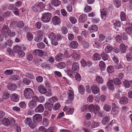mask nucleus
<instances>
[{
	"instance_id": "obj_28",
	"label": "nucleus",
	"mask_w": 132,
	"mask_h": 132,
	"mask_svg": "<svg viewBox=\"0 0 132 132\" xmlns=\"http://www.w3.org/2000/svg\"><path fill=\"white\" fill-rule=\"evenodd\" d=\"M51 4L52 5L57 6L60 4V2L59 0H52L51 2Z\"/></svg>"
},
{
	"instance_id": "obj_31",
	"label": "nucleus",
	"mask_w": 132,
	"mask_h": 132,
	"mask_svg": "<svg viewBox=\"0 0 132 132\" xmlns=\"http://www.w3.org/2000/svg\"><path fill=\"white\" fill-rule=\"evenodd\" d=\"M113 47L111 46L108 45L105 47L104 51L107 53H110L113 50Z\"/></svg>"
},
{
	"instance_id": "obj_60",
	"label": "nucleus",
	"mask_w": 132,
	"mask_h": 132,
	"mask_svg": "<svg viewBox=\"0 0 132 132\" xmlns=\"http://www.w3.org/2000/svg\"><path fill=\"white\" fill-rule=\"evenodd\" d=\"M36 79L38 82L40 83L43 81V78L42 77L40 76H38L37 77Z\"/></svg>"
},
{
	"instance_id": "obj_33",
	"label": "nucleus",
	"mask_w": 132,
	"mask_h": 132,
	"mask_svg": "<svg viewBox=\"0 0 132 132\" xmlns=\"http://www.w3.org/2000/svg\"><path fill=\"white\" fill-rule=\"evenodd\" d=\"M102 59L104 61L107 60L108 58V55L105 53L103 52L101 54Z\"/></svg>"
},
{
	"instance_id": "obj_59",
	"label": "nucleus",
	"mask_w": 132,
	"mask_h": 132,
	"mask_svg": "<svg viewBox=\"0 0 132 132\" xmlns=\"http://www.w3.org/2000/svg\"><path fill=\"white\" fill-rule=\"evenodd\" d=\"M69 20L72 24H75L77 22V20L74 17L72 16L69 18Z\"/></svg>"
},
{
	"instance_id": "obj_55",
	"label": "nucleus",
	"mask_w": 132,
	"mask_h": 132,
	"mask_svg": "<svg viewBox=\"0 0 132 132\" xmlns=\"http://www.w3.org/2000/svg\"><path fill=\"white\" fill-rule=\"evenodd\" d=\"M61 106L60 104L59 103L55 104L53 107V110L55 111H56L58 110Z\"/></svg>"
},
{
	"instance_id": "obj_47",
	"label": "nucleus",
	"mask_w": 132,
	"mask_h": 132,
	"mask_svg": "<svg viewBox=\"0 0 132 132\" xmlns=\"http://www.w3.org/2000/svg\"><path fill=\"white\" fill-rule=\"evenodd\" d=\"M10 79V80H16L19 79V77L18 75H14L11 76Z\"/></svg>"
},
{
	"instance_id": "obj_61",
	"label": "nucleus",
	"mask_w": 132,
	"mask_h": 132,
	"mask_svg": "<svg viewBox=\"0 0 132 132\" xmlns=\"http://www.w3.org/2000/svg\"><path fill=\"white\" fill-rule=\"evenodd\" d=\"M95 106V105H94L92 104H90L88 106V109L90 112H92L94 110V108Z\"/></svg>"
},
{
	"instance_id": "obj_12",
	"label": "nucleus",
	"mask_w": 132,
	"mask_h": 132,
	"mask_svg": "<svg viewBox=\"0 0 132 132\" xmlns=\"http://www.w3.org/2000/svg\"><path fill=\"white\" fill-rule=\"evenodd\" d=\"M42 34L41 31H38V35L36 37H35L34 40L37 42H39L42 40Z\"/></svg>"
},
{
	"instance_id": "obj_57",
	"label": "nucleus",
	"mask_w": 132,
	"mask_h": 132,
	"mask_svg": "<svg viewBox=\"0 0 132 132\" xmlns=\"http://www.w3.org/2000/svg\"><path fill=\"white\" fill-rule=\"evenodd\" d=\"M123 84L126 88H128L130 86L129 82L127 80H125L124 81Z\"/></svg>"
},
{
	"instance_id": "obj_42",
	"label": "nucleus",
	"mask_w": 132,
	"mask_h": 132,
	"mask_svg": "<svg viewBox=\"0 0 132 132\" xmlns=\"http://www.w3.org/2000/svg\"><path fill=\"white\" fill-rule=\"evenodd\" d=\"M104 109L107 112L110 111L111 109V107L110 105L108 104H105L103 107Z\"/></svg>"
},
{
	"instance_id": "obj_7",
	"label": "nucleus",
	"mask_w": 132,
	"mask_h": 132,
	"mask_svg": "<svg viewBox=\"0 0 132 132\" xmlns=\"http://www.w3.org/2000/svg\"><path fill=\"white\" fill-rule=\"evenodd\" d=\"M38 89L39 92L42 94H45L47 92L46 88L42 85L39 86L38 87Z\"/></svg>"
},
{
	"instance_id": "obj_63",
	"label": "nucleus",
	"mask_w": 132,
	"mask_h": 132,
	"mask_svg": "<svg viewBox=\"0 0 132 132\" xmlns=\"http://www.w3.org/2000/svg\"><path fill=\"white\" fill-rule=\"evenodd\" d=\"M116 40L119 43H121L122 42V37L118 35L116 36Z\"/></svg>"
},
{
	"instance_id": "obj_25",
	"label": "nucleus",
	"mask_w": 132,
	"mask_h": 132,
	"mask_svg": "<svg viewBox=\"0 0 132 132\" xmlns=\"http://www.w3.org/2000/svg\"><path fill=\"white\" fill-rule=\"evenodd\" d=\"M110 120L108 116L105 117L102 120V123L103 125L107 124Z\"/></svg>"
},
{
	"instance_id": "obj_56",
	"label": "nucleus",
	"mask_w": 132,
	"mask_h": 132,
	"mask_svg": "<svg viewBox=\"0 0 132 132\" xmlns=\"http://www.w3.org/2000/svg\"><path fill=\"white\" fill-rule=\"evenodd\" d=\"M24 122L26 124L29 125L32 122L31 119L30 118H27L25 120Z\"/></svg>"
},
{
	"instance_id": "obj_19",
	"label": "nucleus",
	"mask_w": 132,
	"mask_h": 132,
	"mask_svg": "<svg viewBox=\"0 0 132 132\" xmlns=\"http://www.w3.org/2000/svg\"><path fill=\"white\" fill-rule=\"evenodd\" d=\"M78 44L77 42L76 41H73L71 42L69 46L72 49L76 48L78 47Z\"/></svg>"
},
{
	"instance_id": "obj_36",
	"label": "nucleus",
	"mask_w": 132,
	"mask_h": 132,
	"mask_svg": "<svg viewBox=\"0 0 132 132\" xmlns=\"http://www.w3.org/2000/svg\"><path fill=\"white\" fill-rule=\"evenodd\" d=\"M119 48L121 52L123 53L126 52V48L124 44H121L119 46Z\"/></svg>"
},
{
	"instance_id": "obj_41",
	"label": "nucleus",
	"mask_w": 132,
	"mask_h": 132,
	"mask_svg": "<svg viewBox=\"0 0 132 132\" xmlns=\"http://www.w3.org/2000/svg\"><path fill=\"white\" fill-rule=\"evenodd\" d=\"M48 38L51 40L55 39L56 38L55 34L52 32H50L48 35Z\"/></svg>"
},
{
	"instance_id": "obj_22",
	"label": "nucleus",
	"mask_w": 132,
	"mask_h": 132,
	"mask_svg": "<svg viewBox=\"0 0 132 132\" xmlns=\"http://www.w3.org/2000/svg\"><path fill=\"white\" fill-rule=\"evenodd\" d=\"M86 15L85 14H82L80 15L79 17V22L83 23L86 20Z\"/></svg>"
},
{
	"instance_id": "obj_15",
	"label": "nucleus",
	"mask_w": 132,
	"mask_h": 132,
	"mask_svg": "<svg viewBox=\"0 0 132 132\" xmlns=\"http://www.w3.org/2000/svg\"><path fill=\"white\" fill-rule=\"evenodd\" d=\"M7 88L10 90L14 91L16 89V86L15 84L10 83L7 85Z\"/></svg>"
},
{
	"instance_id": "obj_37",
	"label": "nucleus",
	"mask_w": 132,
	"mask_h": 132,
	"mask_svg": "<svg viewBox=\"0 0 132 132\" xmlns=\"http://www.w3.org/2000/svg\"><path fill=\"white\" fill-rule=\"evenodd\" d=\"M21 49V47L18 45L15 46L13 48V51L14 53H17Z\"/></svg>"
},
{
	"instance_id": "obj_52",
	"label": "nucleus",
	"mask_w": 132,
	"mask_h": 132,
	"mask_svg": "<svg viewBox=\"0 0 132 132\" xmlns=\"http://www.w3.org/2000/svg\"><path fill=\"white\" fill-rule=\"evenodd\" d=\"M125 31L129 35H130L132 33V29L130 27H127L125 29Z\"/></svg>"
},
{
	"instance_id": "obj_53",
	"label": "nucleus",
	"mask_w": 132,
	"mask_h": 132,
	"mask_svg": "<svg viewBox=\"0 0 132 132\" xmlns=\"http://www.w3.org/2000/svg\"><path fill=\"white\" fill-rule=\"evenodd\" d=\"M22 82L24 84L27 85L30 84L31 82L30 80L26 78L23 79Z\"/></svg>"
},
{
	"instance_id": "obj_50",
	"label": "nucleus",
	"mask_w": 132,
	"mask_h": 132,
	"mask_svg": "<svg viewBox=\"0 0 132 132\" xmlns=\"http://www.w3.org/2000/svg\"><path fill=\"white\" fill-rule=\"evenodd\" d=\"M94 109L93 112L95 114H96L99 111L100 108L98 105H95Z\"/></svg>"
},
{
	"instance_id": "obj_24",
	"label": "nucleus",
	"mask_w": 132,
	"mask_h": 132,
	"mask_svg": "<svg viewBox=\"0 0 132 132\" xmlns=\"http://www.w3.org/2000/svg\"><path fill=\"white\" fill-rule=\"evenodd\" d=\"M56 66L58 68L63 69L65 67L66 64L65 63L61 62L57 64Z\"/></svg>"
},
{
	"instance_id": "obj_38",
	"label": "nucleus",
	"mask_w": 132,
	"mask_h": 132,
	"mask_svg": "<svg viewBox=\"0 0 132 132\" xmlns=\"http://www.w3.org/2000/svg\"><path fill=\"white\" fill-rule=\"evenodd\" d=\"M96 79L97 82L99 84H102L103 82V78L100 76H97Z\"/></svg>"
},
{
	"instance_id": "obj_48",
	"label": "nucleus",
	"mask_w": 132,
	"mask_h": 132,
	"mask_svg": "<svg viewBox=\"0 0 132 132\" xmlns=\"http://www.w3.org/2000/svg\"><path fill=\"white\" fill-rule=\"evenodd\" d=\"M67 73L68 75L71 78L74 77V75L73 71L69 69L67 71Z\"/></svg>"
},
{
	"instance_id": "obj_34",
	"label": "nucleus",
	"mask_w": 132,
	"mask_h": 132,
	"mask_svg": "<svg viewBox=\"0 0 132 132\" xmlns=\"http://www.w3.org/2000/svg\"><path fill=\"white\" fill-rule=\"evenodd\" d=\"M102 44V42L100 40H98L95 42L94 45L96 47L98 48H100L101 47V45Z\"/></svg>"
},
{
	"instance_id": "obj_18",
	"label": "nucleus",
	"mask_w": 132,
	"mask_h": 132,
	"mask_svg": "<svg viewBox=\"0 0 132 132\" xmlns=\"http://www.w3.org/2000/svg\"><path fill=\"white\" fill-rule=\"evenodd\" d=\"M78 90L79 93L81 94H83L85 91V88L84 86L82 85H80L78 86Z\"/></svg>"
},
{
	"instance_id": "obj_3",
	"label": "nucleus",
	"mask_w": 132,
	"mask_h": 132,
	"mask_svg": "<svg viewBox=\"0 0 132 132\" xmlns=\"http://www.w3.org/2000/svg\"><path fill=\"white\" fill-rule=\"evenodd\" d=\"M24 95L25 97L28 98H30L33 95L34 92L30 88L26 89L24 91Z\"/></svg>"
},
{
	"instance_id": "obj_20",
	"label": "nucleus",
	"mask_w": 132,
	"mask_h": 132,
	"mask_svg": "<svg viewBox=\"0 0 132 132\" xmlns=\"http://www.w3.org/2000/svg\"><path fill=\"white\" fill-rule=\"evenodd\" d=\"M63 55L61 53H59L55 57V60L58 62L61 61L63 57Z\"/></svg>"
},
{
	"instance_id": "obj_54",
	"label": "nucleus",
	"mask_w": 132,
	"mask_h": 132,
	"mask_svg": "<svg viewBox=\"0 0 132 132\" xmlns=\"http://www.w3.org/2000/svg\"><path fill=\"white\" fill-rule=\"evenodd\" d=\"M114 83L116 85H120L121 83V82L120 80L117 78H116L114 79Z\"/></svg>"
},
{
	"instance_id": "obj_4",
	"label": "nucleus",
	"mask_w": 132,
	"mask_h": 132,
	"mask_svg": "<svg viewBox=\"0 0 132 132\" xmlns=\"http://www.w3.org/2000/svg\"><path fill=\"white\" fill-rule=\"evenodd\" d=\"M11 99L14 102H17L19 101L20 96L16 93H13L10 96Z\"/></svg>"
},
{
	"instance_id": "obj_64",
	"label": "nucleus",
	"mask_w": 132,
	"mask_h": 132,
	"mask_svg": "<svg viewBox=\"0 0 132 132\" xmlns=\"http://www.w3.org/2000/svg\"><path fill=\"white\" fill-rule=\"evenodd\" d=\"M126 57L128 61H130L132 59V57L130 53H128L126 55Z\"/></svg>"
},
{
	"instance_id": "obj_35",
	"label": "nucleus",
	"mask_w": 132,
	"mask_h": 132,
	"mask_svg": "<svg viewBox=\"0 0 132 132\" xmlns=\"http://www.w3.org/2000/svg\"><path fill=\"white\" fill-rule=\"evenodd\" d=\"M9 97V94L7 92H3V95L2 96V99L3 100H5L7 99Z\"/></svg>"
},
{
	"instance_id": "obj_49",
	"label": "nucleus",
	"mask_w": 132,
	"mask_h": 132,
	"mask_svg": "<svg viewBox=\"0 0 132 132\" xmlns=\"http://www.w3.org/2000/svg\"><path fill=\"white\" fill-rule=\"evenodd\" d=\"M38 48L40 49H43L45 48V45L43 42H41L38 43L37 44Z\"/></svg>"
},
{
	"instance_id": "obj_6",
	"label": "nucleus",
	"mask_w": 132,
	"mask_h": 132,
	"mask_svg": "<svg viewBox=\"0 0 132 132\" xmlns=\"http://www.w3.org/2000/svg\"><path fill=\"white\" fill-rule=\"evenodd\" d=\"M69 100H67V103H70L73 100L74 98V92L73 90H70L69 91L68 93Z\"/></svg>"
},
{
	"instance_id": "obj_62",
	"label": "nucleus",
	"mask_w": 132,
	"mask_h": 132,
	"mask_svg": "<svg viewBox=\"0 0 132 132\" xmlns=\"http://www.w3.org/2000/svg\"><path fill=\"white\" fill-rule=\"evenodd\" d=\"M99 125V123L98 122H93L92 124V127L93 128H94L97 127Z\"/></svg>"
},
{
	"instance_id": "obj_58",
	"label": "nucleus",
	"mask_w": 132,
	"mask_h": 132,
	"mask_svg": "<svg viewBox=\"0 0 132 132\" xmlns=\"http://www.w3.org/2000/svg\"><path fill=\"white\" fill-rule=\"evenodd\" d=\"M13 73V71L12 70H7L4 72L5 74L6 75H11Z\"/></svg>"
},
{
	"instance_id": "obj_5",
	"label": "nucleus",
	"mask_w": 132,
	"mask_h": 132,
	"mask_svg": "<svg viewBox=\"0 0 132 132\" xmlns=\"http://www.w3.org/2000/svg\"><path fill=\"white\" fill-rule=\"evenodd\" d=\"M52 22L54 25L59 24L61 23V20L60 18L57 16H53L52 19Z\"/></svg>"
},
{
	"instance_id": "obj_43",
	"label": "nucleus",
	"mask_w": 132,
	"mask_h": 132,
	"mask_svg": "<svg viewBox=\"0 0 132 132\" xmlns=\"http://www.w3.org/2000/svg\"><path fill=\"white\" fill-rule=\"evenodd\" d=\"M26 37L27 39L29 41H31L33 38V35L30 32H28L27 33Z\"/></svg>"
},
{
	"instance_id": "obj_45",
	"label": "nucleus",
	"mask_w": 132,
	"mask_h": 132,
	"mask_svg": "<svg viewBox=\"0 0 132 132\" xmlns=\"http://www.w3.org/2000/svg\"><path fill=\"white\" fill-rule=\"evenodd\" d=\"M107 71L109 73H112L114 71V67L111 65L109 66L107 68Z\"/></svg>"
},
{
	"instance_id": "obj_1",
	"label": "nucleus",
	"mask_w": 132,
	"mask_h": 132,
	"mask_svg": "<svg viewBox=\"0 0 132 132\" xmlns=\"http://www.w3.org/2000/svg\"><path fill=\"white\" fill-rule=\"evenodd\" d=\"M51 16V15L50 13H44L42 14L41 18V20L44 22H48L50 21Z\"/></svg>"
},
{
	"instance_id": "obj_40",
	"label": "nucleus",
	"mask_w": 132,
	"mask_h": 132,
	"mask_svg": "<svg viewBox=\"0 0 132 132\" xmlns=\"http://www.w3.org/2000/svg\"><path fill=\"white\" fill-rule=\"evenodd\" d=\"M100 56L99 54L96 53L93 55V59L95 60H99L101 59Z\"/></svg>"
},
{
	"instance_id": "obj_29",
	"label": "nucleus",
	"mask_w": 132,
	"mask_h": 132,
	"mask_svg": "<svg viewBox=\"0 0 132 132\" xmlns=\"http://www.w3.org/2000/svg\"><path fill=\"white\" fill-rule=\"evenodd\" d=\"M99 67L100 69L102 71H103L105 69L106 65L105 63L103 61H101L100 62Z\"/></svg>"
},
{
	"instance_id": "obj_13",
	"label": "nucleus",
	"mask_w": 132,
	"mask_h": 132,
	"mask_svg": "<svg viewBox=\"0 0 132 132\" xmlns=\"http://www.w3.org/2000/svg\"><path fill=\"white\" fill-rule=\"evenodd\" d=\"M100 12L102 18L103 20H105L107 16V12L105 9H101Z\"/></svg>"
},
{
	"instance_id": "obj_46",
	"label": "nucleus",
	"mask_w": 132,
	"mask_h": 132,
	"mask_svg": "<svg viewBox=\"0 0 132 132\" xmlns=\"http://www.w3.org/2000/svg\"><path fill=\"white\" fill-rule=\"evenodd\" d=\"M119 112V108H112L111 112L112 114H118Z\"/></svg>"
},
{
	"instance_id": "obj_32",
	"label": "nucleus",
	"mask_w": 132,
	"mask_h": 132,
	"mask_svg": "<svg viewBox=\"0 0 132 132\" xmlns=\"http://www.w3.org/2000/svg\"><path fill=\"white\" fill-rule=\"evenodd\" d=\"M3 124L5 126H8L10 124V121L7 118H4L2 121Z\"/></svg>"
},
{
	"instance_id": "obj_21",
	"label": "nucleus",
	"mask_w": 132,
	"mask_h": 132,
	"mask_svg": "<svg viewBox=\"0 0 132 132\" xmlns=\"http://www.w3.org/2000/svg\"><path fill=\"white\" fill-rule=\"evenodd\" d=\"M107 86L109 89L111 90H113L114 89V87L113 80H109L107 83Z\"/></svg>"
},
{
	"instance_id": "obj_9",
	"label": "nucleus",
	"mask_w": 132,
	"mask_h": 132,
	"mask_svg": "<svg viewBox=\"0 0 132 132\" xmlns=\"http://www.w3.org/2000/svg\"><path fill=\"white\" fill-rule=\"evenodd\" d=\"M44 110L43 106L42 104H40L35 109V111L36 113H41Z\"/></svg>"
},
{
	"instance_id": "obj_26",
	"label": "nucleus",
	"mask_w": 132,
	"mask_h": 132,
	"mask_svg": "<svg viewBox=\"0 0 132 132\" xmlns=\"http://www.w3.org/2000/svg\"><path fill=\"white\" fill-rule=\"evenodd\" d=\"M53 106V104L49 103H46L45 104V108L49 110H51L52 109Z\"/></svg>"
},
{
	"instance_id": "obj_44",
	"label": "nucleus",
	"mask_w": 132,
	"mask_h": 132,
	"mask_svg": "<svg viewBox=\"0 0 132 132\" xmlns=\"http://www.w3.org/2000/svg\"><path fill=\"white\" fill-rule=\"evenodd\" d=\"M114 3L116 7L117 8L120 6L121 4L120 0H114Z\"/></svg>"
},
{
	"instance_id": "obj_16",
	"label": "nucleus",
	"mask_w": 132,
	"mask_h": 132,
	"mask_svg": "<svg viewBox=\"0 0 132 132\" xmlns=\"http://www.w3.org/2000/svg\"><path fill=\"white\" fill-rule=\"evenodd\" d=\"M2 33L4 36H6L9 35L10 31L7 28L6 26H4L2 27Z\"/></svg>"
},
{
	"instance_id": "obj_11",
	"label": "nucleus",
	"mask_w": 132,
	"mask_h": 132,
	"mask_svg": "<svg viewBox=\"0 0 132 132\" xmlns=\"http://www.w3.org/2000/svg\"><path fill=\"white\" fill-rule=\"evenodd\" d=\"M33 53L34 55H38L41 57L44 54L43 51L39 49H36L34 51Z\"/></svg>"
},
{
	"instance_id": "obj_14",
	"label": "nucleus",
	"mask_w": 132,
	"mask_h": 132,
	"mask_svg": "<svg viewBox=\"0 0 132 132\" xmlns=\"http://www.w3.org/2000/svg\"><path fill=\"white\" fill-rule=\"evenodd\" d=\"M37 105V103L34 100L30 101L28 104L29 108L31 109H33L35 108Z\"/></svg>"
},
{
	"instance_id": "obj_27",
	"label": "nucleus",
	"mask_w": 132,
	"mask_h": 132,
	"mask_svg": "<svg viewBox=\"0 0 132 132\" xmlns=\"http://www.w3.org/2000/svg\"><path fill=\"white\" fill-rule=\"evenodd\" d=\"M98 29L97 26L95 25H92L89 29V30L91 32H94L97 31Z\"/></svg>"
},
{
	"instance_id": "obj_10",
	"label": "nucleus",
	"mask_w": 132,
	"mask_h": 132,
	"mask_svg": "<svg viewBox=\"0 0 132 132\" xmlns=\"http://www.w3.org/2000/svg\"><path fill=\"white\" fill-rule=\"evenodd\" d=\"M91 90L92 93L94 94H98L99 92V88L96 85H93L92 86Z\"/></svg>"
},
{
	"instance_id": "obj_8",
	"label": "nucleus",
	"mask_w": 132,
	"mask_h": 132,
	"mask_svg": "<svg viewBox=\"0 0 132 132\" xmlns=\"http://www.w3.org/2000/svg\"><path fill=\"white\" fill-rule=\"evenodd\" d=\"M42 120V117L39 114H37L33 117V120L35 122H40Z\"/></svg>"
},
{
	"instance_id": "obj_51",
	"label": "nucleus",
	"mask_w": 132,
	"mask_h": 132,
	"mask_svg": "<svg viewBox=\"0 0 132 132\" xmlns=\"http://www.w3.org/2000/svg\"><path fill=\"white\" fill-rule=\"evenodd\" d=\"M57 100V98L55 96H53L48 99V101L51 103H54Z\"/></svg>"
},
{
	"instance_id": "obj_39",
	"label": "nucleus",
	"mask_w": 132,
	"mask_h": 132,
	"mask_svg": "<svg viewBox=\"0 0 132 132\" xmlns=\"http://www.w3.org/2000/svg\"><path fill=\"white\" fill-rule=\"evenodd\" d=\"M120 16L121 20L122 21H125L126 20L125 13L123 11L120 12Z\"/></svg>"
},
{
	"instance_id": "obj_2",
	"label": "nucleus",
	"mask_w": 132,
	"mask_h": 132,
	"mask_svg": "<svg viewBox=\"0 0 132 132\" xmlns=\"http://www.w3.org/2000/svg\"><path fill=\"white\" fill-rule=\"evenodd\" d=\"M44 6L42 2H36L33 6L32 10L35 12H38L40 9H42Z\"/></svg>"
},
{
	"instance_id": "obj_30",
	"label": "nucleus",
	"mask_w": 132,
	"mask_h": 132,
	"mask_svg": "<svg viewBox=\"0 0 132 132\" xmlns=\"http://www.w3.org/2000/svg\"><path fill=\"white\" fill-rule=\"evenodd\" d=\"M71 56L74 60H77L80 58V56L79 54L74 52L72 53Z\"/></svg>"
},
{
	"instance_id": "obj_23",
	"label": "nucleus",
	"mask_w": 132,
	"mask_h": 132,
	"mask_svg": "<svg viewBox=\"0 0 132 132\" xmlns=\"http://www.w3.org/2000/svg\"><path fill=\"white\" fill-rule=\"evenodd\" d=\"M72 68L73 70L78 72L79 69L78 64L77 63H74L72 64Z\"/></svg>"
},
{
	"instance_id": "obj_17",
	"label": "nucleus",
	"mask_w": 132,
	"mask_h": 132,
	"mask_svg": "<svg viewBox=\"0 0 132 132\" xmlns=\"http://www.w3.org/2000/svg\"><path fill=\"white\" fill-rule=\"evenodd\" d=\"M119 102L122 104H126L128 102V99L126 97H122L120 98Z\"/></svg>"
}]
</instances>
